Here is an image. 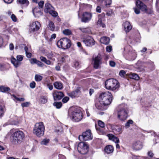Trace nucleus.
<instances>
[{"label": "nucleus", "instance_id": "de8ad7c7", "mask_svg": "<svg viewBox=\"0 0 159 159\" xmlns=\"http://www.w3.org/2000/svg\"><path fill=\"white\" fill-rule=\"evenodd\" d=\"M17 60L20 62L23 60V56L21 55H18L16 57Z\"/></svg>", "mask_w": 159, "mask_h": 159}, {"label": "nucleus", "instance_id": "09e8293b", "mask_svg": "<svg viewBox=\"0 0 159 159\" xmlns=\"http://www.w3.org/2000/svg\"><path fill=\"white\" fill-rule=\"evenodd\" d=\"M10 118L14 121H16L17 119L16 116L14 115H11L10 116Z\"/></svg>", "mask_w": 159, "mask_h": 159}, {"label": "nucleus", "instance_id": "864d4df0", "mask_svg": "<svg viewBox=\"0 0 159 159\" xmlns=\"http://www.w3.org/2000/svg\"><path fill=\"white\" fill-rule=\"evenodd\" d=\"M30 104V103L28 102H26L21 104V106L23 107H27Z\"/></svg>", "mask_w": 159, "mask_h": 159}, {"label": "nucleus", "instance_id": "37998d69", "mask_svg": "<svg viewBox=\"0 0 159 159\" xmlns=\"http://www.w3.org/2000/svg\"><path fill=\"white\" fill-rule=\"evenodd\" d=\"M44 3V1H41L38 3V5L39 6V7H38L39 8H40L41 10L43 7Z\"/></svg>", "mask_w": 159, "mask_h": 159}, {"label": "nucleus", "instance_id": "0eeeda50", "mask_svg": "<svg viewBox=\"0 0 159 159\" xmlns=\"http://www.w3.org/2000/svg\"><path fill=\"white\" fill-rule=\"evenodd\" d=\"M57 45L60 48L64 49L69 48L71 45L70 40L67 38L61 39L57 42Z\"/></svg>", "mask_w": 159, "mask_h": 159}, {"label": "nucleus", "instance_id": "f704fd0d", "mask_svg": "<svg viewBox=\"0 0 159 159\" xmlns=\"http://www.w3.org/2000/svg\"><path fill=\"white\" fill-rule=\"evenodd\" d=\"M53 105L56 107L57 108H60L62 106V103L60 102H55L53 103Z\"/></svg>", "mask_w": 159, "mask_h": 159}, {"label": "nucleus", "instance_id": "e2e57ef3", "mask_svg": "<svg viewBox=\"0 0 159 159\" xmlns=\"http://www.w3.org/2000/svg\"><path fill=\"white\" fill-rule=\"evenodd\" d=\"M134 9L135 12L136 14H138L140 13V10L139 9L137 8H134Z\"/></svg>", "mask_w": 159, "mask_h": 159}, {"label": "nucleus", "instance_id": "774afa93", "mask_svg": "<svg viewBox=\"0 0 159 159\" xmlns=\"http://www.w3.org/2000/svg\"><path fill=\"white\" fill-rule=\"evenodd\" d=\"M26 56L28 58H30L32 56V54L30 52H27L25 53Z\"/></svg>", "mask_w": 159, "mask_h": 159}, {"label": "nucleus", "instance_id": "f8f14e48", "mask_svg": "<svg viewBox=\"0 0 159 159\" xmlns=\"http://www.w3.org/2000/svg\"><path fill=\"white\" fill-rule=\"evenodd\" d=\"M102 57L99 54L93 59V66L95 68L98 69L99 68L100 66L102 63Z\"/></svg>", "mask_w": 159, "mask_h": 159}, {"label": "nucleus", "instance_id": "9d476101", "mask_svg": "<svg viewBox=\"0 0 159 159\" xmlns=\"http://www.w3.org/2000/svg\"><path fill=\"white\" fill-rule=\"evenodd\" d=\"M92 138V134L90 130H87L83 133L82 135H80L79 137L80 140L83 139L85 141L91 140Z\"/></svg>", "mask_w": 159, "mask_h": 159}, {"label": "nucleus", "instance_id": "aec40b11", "mask_svg": "<svg viewBox=\"0 0 159 159\" xmlns=\"http://www.w3.org/2000/svg\"><path fill=\"white\" fill-rule=\"evenodd\" d=\"M100 3L104 7L106 6L108 7L111 3V0H99Z\"/></svg>", "mask_w": 159, "mask_h": 159}, {"label": "nucleus", "instance_id": "8fccbe9b", "mask_svg": "<svg viewBox=\"0 0 159 159\" xmlns=\"http://www.w3.org/2000/svg\"><path fill=\"white\" fill-rule=\"evenodd\" d=\"M39 66L42 67L44 66V64L39 60H37L36 63Z\"/></svg>", "mask_w": 159, "mask_h": 159}, {"label": "nucleus", "instance_id": "338daca9", "mask_svg": "<svg viewBox=\"0 0 159 159\" xmlns=\"http://www.w3.org/2000/svg\"><path fill=\"white\" fill-rule=\"evenodd\" d=\"M5 69V66L3 64L0 63V70H3Z\"/></svg>", "mask_w": 159, "mask_h": 159}, {"label": "nucleus", "instance_id": "39448f33", "mask_svg": "<svg viewBox=\"0 0 159 159\" xmlns=\"http://www.w3.org/2000/svg\"><path fill=\"white\" fill-rule=\"evenodd\" d=\"M25 137V134L23 131L20 130L17 131L12 134L11 140L14 144H17L21 143Z\"/></svg>", "mask_w": 159, "mask_h": 159}, {"label": "nucleus", "instance_id": "603ef678", "mask_svg": "<svg viewBox=\"0 0 159 159\" xmlns=\"http://www.w3.org/2000/svg\"><path fill=\"white\" fill-rule=\"evenodd\" d=\"M125 74V72L124 70H121L120 72L119 75L121 76H124Z\"/></svg>", "mask_w": 159, "mask_h": 159}, {"label": "nucleus", "instance_id": "f3484780", "mask_svg": "<svg viewBox=\"0 0 159 159\" xmlns=\"http://www.w3.org/2000/svg\"><path fill=\"white\" fill-rule=\"evenodd\" d=\"M32 12L34 15L35 17H39L43 14L40 8L38 7H36L33 9Z\"/></svg>", "mask_w": 159, "mask_h": 159}, {"label": "nucleus", "instance_id": "a211bd4d", "mask_svg": "<svg viewBox=\"0 0 159 159\" xmlns=\"http://www.w3.org/2000/svg\"><path fill=\"white\" fill-rule=\"evenodd\" d=\"M104 15L103 14H100L98 16V20L97 22V25L99 26H102V28H104L105 26V25L102 22V17L104 16Z\"/></svg>", "mask_w": 159, "mask_h": 159}, {"label": "nucleus", "instance_id": "4468645a", "mask_svg": "<svg viewBox=\"0 0 159 159\" xmlns=\"http://www.w3.org/2000/svg\"><path fill=\"white\" fill-rule=\"evenodd\" d=\"M52 96L54 100H59L64 96L63 92L57 91H54L52 93Z\"/></svg>", "mask_w": 159, "mask_h": 159}, {"label": "nucleus", "instance_id": "bf43d9fd", "mask_svg": "<svg viewBox=\"0 0 159 159\" xmlns=\"http://www.w3.org/2000/svg\"><path fill=\"white\" fill-rule=\"evenodd\" d=\"M115 130L116 132L119 133L120 132L121 129V128L119 126H116L115 128Z\"/></svg>", "mask_w": 159, "mask_h": 159}, {"label": "nucleus", "instance_id": "6e6d98bb", "mask_svg": "<svg viewBox=\"0 0 159 159\" xmlns=\"http://www.w3.org/2000/svg\"><path fill=\"white\" fill-rule=\"evenodd\" d=\"M67 57V56H63L61 57V61L62 62H64L65 61L66 58Z\"/></svg>", "mask_w": 159, "mask_h": 159}, {"label": "nucleus", "instance_id": "13d9d810", "mask_svg": "<svg viewBox=\"0 0 159 159\" xmlns=\"http://www.w3.org/2000/svg\"><path fill=\"white\" fill-rule=\"evenodd\" d=\"M3 43V40L2 37L0 35V47H1Z\"/></svg>", "mask_w": 159, "mask_h": 159}, {"label": "nucleus", "instance_id": "49530a36", "mask_svg": "<svg viewBox=\"0 0 159 159\" xmlns=\"http://www.w3.org/2000/svg\"><path fill=\"white\" fill-rule=\"evenodd\" d=\"M36 84L34 81H33L30 84V87L32 89H34L35 87Z\"/></svg>", "mask_w": 159, "mask_h": 159}, {"label": "nucleus", "instance_id": "6e6552de", "mask_svg": "<svg viewBox=\"0 0 159 159\" xmlns=\"http://www.w3.org/2000/svg\"><path fill=\"white\" fill-rule=\"evenodd\" d=\"M41 24L38 21H35L31 23L29 25V32L32 33L37 31L40 28Z\"/></svg>", "mask_w": 159, "mask_h": 159}, {"label": "nucleus", "instance_id": "bb28decb", "mask_svg": "<svg viewBox=\"0 0 159 159\" xmlns=\"http://www.w3.org/2000/svg\"><path fill=\"white\" fill-rule=\"evenodd\" d=\"M17 2L18 4L21 5H24L26 7H27L29 4L28 0H17Z\"/></svg>", "mask_w": 159, "mask_h": 159}, {"label": "nucleus", "instance_id": "2eb2a0df", "mask_svg": "<svg viewBox=\"0 0 159 159\" xmlns=\"http://www.w3.org/2000/svg\"><path fill=\"white\" fill-rule=\"evenodd\" d=\"M136 5L137 7L144 13H147V8L146 5L140 1H136Z\"/></svg>", "mask_w": 159, "mask_h": 159}, {"label": "nucleus", "instance_id": "58836bf2", "mask_svg": "<svg viewBox=\"0 0 159 159\" xmlns=\"http://www.w3.org/2000/svg\"><path fill=\"white\" fill-rule=\"evenodd\" d=\"M98 125L102 128H104L105 127V123L101 120H99L98 121Z\"/></svg>", "mask_w": 159, "mask_h": 159}, {"label": "nucleus", "instance_id": "c03bdc74", "mask_svg": "<svg viewBox=\"0 0 159 159\" xmlns=\"http://www.w3.org/2000/svg\"><path fill=\"white\" fill-rule=\"evenodd\" d=\"M11 18L13 21L16 22L17 21L16 17L14 14H12L11 16Z\"/></svg>", "mask_w": 159, "mask_h": 159}, {"label": "nucleus", "instance_id": "a878e982", "mask_svg": "<svg viewBox=\"0 0 159 159\" xmlns=\"http://www.w3.org/2000/svg\"><path fill=\"white\" fill-rule=\"evenodd\" d=\"M54 87L57 89L61 90L63 88V85L61 82H56L54 83Z\"/></svg>", "mask_w": 159, "mask_h": 159}, {"label": "nucleus", "instance_id": "9b49d317", "mask_svg": "<svg viewBox=\"0 0 159 159\" xmlns=\"http://www.w3.org/2000/svg\"><path fill=\"white\" fill-rule=\"evenodd\" d=\"M83 42L87 46L91 47L95 44V41L90 36H88L83 39Z\"/></svg>", "mask_w": 159, "mask_h": 159}, {"label": "nucleus", "instance_id": "1a4fd4ad", "mask_svg": "<svg viewBox=\"0 0 159 159\" xmlns=\"http://www.w3.org/2000/svg\"><path fill=\"white\" fill-rule=\"evenodd\" d=\"M77 149L80 153L85 154L88 151V146L84 142H80L78 144Z\"/></svg>", "mask_w": 159, "mask_h": 159}, {"label": "nucleus", "instance_id": "393cba45", "mask_svg": "<svg viewBox=\"0 0 159 159\" xmlns=\"http://www.w3.org/2000/svg\"><path fill=\"white\" fill-rule=\"evenodd\" d=\"M80 92L79 89H77L75 90L72 91L71 92L69 93V96L73 98H75V96H76L78 93H79Z\"/></svg>", "mask_w": 159, "mask_h": 159}, {"label": "nucleus", "instance_id": "4c0bfd02", "mask_svg": "<svg viewBox=\"0 0 159 159\" xmlns=\"http://www.w3.org/2000/svg\"><path fill=\"white\" fill-rule=\"evenodd\" d=\"M40 100L41 103L43 104L45 103H46L47 101V98L44 96H42Z\"/></svg>", "mask_w": 159, "mask_h": 159}, {"label": "nucleus", "instance_id": "5fc2aeb1", "mask_svg": "<svg viewBox=\"0 0 159 159\" xmlns=\"http://www.w3.org/2000/svg\"><path fill=\"white\" fill-rule=\"evenodd\" d=\"M109 64L112 67H115L116 65V63L115 62L112 61H110L109 62Z\"/></svg>", "mask_w": 159, "mask_h": 159}, {"label": "nucleus", "instance_id": "6ab92c4d", "mask_svg": "<svg viewBox=\"0 0 159 159\" xmlns=\"http://www.w3.org/2000/svg\"><path fill=\"white\" fill-rule=\"evenodd\" d=\"M124 30L126 32H129L132 29V27L130 23L126 21L124 23Z\"/></svg>", "mask_w": 159, "mask_h": 159}, {"label": "nucleus", "instance_id": "72a5a7b5", "mask_svg": "<svg viewBox=\"0 0 159 159\" xmlns=\"http://www.w3.org/2000/svg\"><path fill=\"white\" fill-rule=\"evenodd\" d=\"M50 140L49 139H44L41 142L40 144L41 145H47L49 143Z\"/></svg>", "mask_w": 159, "mask_h": 159}, {"label": "nucleus", "instance_id": "5701e85b", "mask_svg": "<svg viewBox=\"0 0 159 159\" xmlns=\"http://www.w3.org/2000/svg\"><path fill=\"white\" fill-rule=\"evenodd\" d=\"M52 7L49 3L47 2L45 4L44 11L46 13H49L52 10Z\"/></svg>", "mask_w": 159, "mask_h": 159}, {"label": "nucleus", "instance_id": "ea45409f", "mask_svg": "<svg viewBox=\"0 0 159 159\" xmlns=\"http://www.w3.org/2000/svg\"><path fill=\"white\" fill-rule=\"evenodd\" d=\"M107 136L108 137L109 139L110 140H111L112 141L115 139V138H116L117 137L114 135L111 134H107Z\"/></svg>", "mask_w": 159, "mask_h": 159}, {"label": "nucleus", "instance_id": "412c9836", "mask_svg": "<svg viewBox=\"0 0 159 159\" xmlns=\"http://www.w3.org/2000/svg\"><path fill=\"white\" fill-rule=\"evenodd\" d=\"M104 151L107 154H110L113 152L114 148L111 145H108L105 147Z\"/></svg>", "mask_w": 159, "mask_h": 159}, {"label": "nucleus", "instance_id": "20e7f679", "mask_svg": "<svg viewBox=\"0 0 159 159\" xmlns=\"http://www.w3.org/2000/svg\"><path fill=\"white\" fill-rule=\"evenodd\" d=\"M106 88L109 90L115 91L119 87V84L117 80L114 79H109L105 82Z\"/></svg>", "mask_w": 159, "mask_h": 159}, {"label": "nucleus", "instance_id": "f257e3e1", "mask_svg": "<svg viewBox=\"0 0 159 159\" xmlns=\"http://www.w3.org/2000/svg\"><path fill=\"white\" fill-rule=\"evenodd\" d=\"M99 101L96 105L97 108L100 110H103L105 106L110 105L112 100V95L109 91L102 93L99 97Z\"/></svg>", "mask_w": 159, "mask_h": 159}, {"label": "nucleus", "instance_id": "b1692460", "mask_svg": "<svg viewBox=\"0 0 159 159\" xmlns=\"http://www.w3.org/2000/svg\"><path fill=\"white\" fill-rule=\"evenodd\" d=\"M100 41L101 43L107 45L109 43L110 39L108 37H103L101 38Z\"/></svg>", "mask_w": 159, "mask_h": 159}, {"label": "nucleus", "instance_id": "f03ea898", "mask_svg": "<svg viewBox=\"0 0 159 159\" xmlns=\"http://www.w3.org/2000/svg\"><path fill=\"white\" fill-rule=\"evenodd\" d=\"M128 111L127 105L121 104L119 106L116 111H115L114 114L119 120L124 121L127 118Z\"/></svg>", "mask_w": 159, "mask_h": 159}, {"label": "nucleus", "instance_id": "a18cd8bd", "mask_svg": "<svg viewBox=\"0 0 159 159\" xmlns=\"http://www.w3.org/2000/svg\"><path fill=\"white\" fill-rule=\"evenodd\" d=\"M112 50V47L111 46L109 45L107 46L106 48V50L107 52H110Z\"/></svg>", "mask_w": 159, "mask_h": 159}, {"label": "nucleus", "instance_id": "79ce46f5", "mask_svg": "<svg viewBox=\"0 0 159 159\" xmlns=\"http://www.w3.org/2000/svg\"><path fill=\"white\" fill-rule=\"evenodd\" d=\"M49 13L52 16L54 17L57 16L58 15L57 12L56 11L53 10L52 9L51 11L49 12Z\"/></svg>", "mask_w": 159, "mask_h": 159}, {"label": "nucleus", "instance_id": "473e14b6", "mask_svg": "<svg viewBox=\"0 0 159 159\" xmlns=\"http://www.w3.org/2000/svg\"><path fill=\"white\" fill-rule=\"evenodd\" d=\"M48 27L51 30L54 31L55 29V26L54 23L51 21H50Z\"/></svg>", "mask_w": 159, "mask_h": 159}, {"label": "nucleus", "instance_id": "c85d7f7f", "mask_svg": "<svg viewBox=\"0 0 159 159\" xmlns=\"http://www.w3.org/2000/svg\"><path fill=\"white\" fill-rule=\"evenodd\" d=\"M129 77L131 79H134L136 80H138L139 79V77L136 74L130 73L129 75Z\"/></svg>", "mask_w": 159, "mask_h": 159}, {"label": "nucleus", "instance_id": "4d7b16f0", "mask_svg": "<svg viewBox=\"0 0 159 159\" xmlns=\"http://www.w3.org/2000/svg\"><path fill=\"white\" fill-rule=\"evenodd\" d=\"M15 98L17 101L20 102H22L25 101V98H19L16 97Z\"/></svg>", "mask_w": 159, "mask_h": 159}, {"label": "nucleus", "instance_id": "0e129e2a", "mask_svg": "<svg viewBox=\"0 0 159 159\" xmlns=\"http://www.w3.org/2000/svg\"><path fill=\"white\" fill-rule=\"evenodd\" d=\"M63 129L61 128L59 129H56V132L57 133L59 134L60 133H61L63 131Z\"/></svg>", "mask_w": 159, "mask_h": 159}, {"label": "nucleus", "instance_id": "dca6fc26", "mask_svg": "<svg viewBox=\"0 0 159 159\" xmlns=\"http://www.w3.org/2000/svg\"><path fill=\"white\" fill-rule=\"evenodd\" d=\"M143 147L142 143L140 141H137L134 142L133 145L134 149L138 151L141 149Z\"/></svg>", "mask_w": 159, "mask_h": 159}, {"label": "nucleus", "instance_id": "69168bd1", "mask_svg": "<svg viewBox=\"0 0 159 159\" xmlns=\"http://www.w3.org/2000/svg\"><path fill=\"white\" fill-rule=\"evenodd\" d=\"M9 49L10 50H13L14 48V45L13 43H11L9 46Z\"/></svg>", "mask_w": 159, "mask_h": 159}, {"label": "nucleus", "instance_id": "c756f323", "mask_svg": "<svg viewBox=\"0 0 159 159\" xmlns=\"http://www.w3.org/2000/svg\"><path fill=\"white\" fill-rule=\"evenodd\" d=\"M82 32L89 33L91 32V30L88 27L80 28L79 29Z\"/></svg>", "mask_w": 159, "mask_h": 159}, {"label": "nucleus", "instance_id": "4be33fe9", "mask_svg": "<svg viewBox=\"0 0 159 159\" xmlns=\"http://www.w3.org/2000/svg\"><path fill=\"white\" fill-rule=\"evenodd\" d=\"M11 63L14 65L16 68L18 67L21 64V62L20 61L16 60L13 57H12L11 58Z\"/></svg>", "mask_w": 159, "mask_h": 159}, {"label": "nucleus", "instance_id": "3c124183", "mask_svg": "<svg viewBox=\"0 0 159 159\" xmlns=\"http://www.w3.org/2000/svg\"><path fill=\"white\" fill-rule=\"evenodd\" d=\"M69 98L67 97H64L62 100V102L64 103H66L69 100Z\"/></svg>", "mask_w": 159, "mask_h": 159}, {"label": "nucleus", "instance_id": "2f4dec72", "mask_svg": "<svg viewBox=\"0 0 159 159\" xmlns=\"http://www.w3.org/2000/svg\"><path fill=\"white\" fill-rule=\"evenodd\" d=\"M5 111L4 107L0 105V118L2 117L4 115Z\"/></svg>", "mask_w": 159, "mask_h": 159}, {"label": "nucleus", "instance_id": "cd10ccee", "mask_svg": "<svg viewBox=\"0 0 159 159\" xmlns=\"http://www.w3.org/2000/svg\"><path fill=\"white\" fill-rule=\"evenodd\" d=\"M10 90V88L8 87L1 86L0 87V91L3 93H7Z\"/></svg>", "mask_w": 159, "mask_h": 159}, {"label": "nucleus", "instance_id": "e433bc0d", "mask_svg": "<svg viewBox=\"0 0 159 159\" xmlns=\"http://www.w3.org/2000/svg\"><path fill=\"white\" fill-rule=\"evenodd\" d=\"M43 77L39 75H36L35 76V80L37 81H40L42 79Z\"/></svg>", "mask_w": 159, "mask_h": 159}, {"label": "nucleus", "instance_id": "7c9ffc66", "mask_svg": "<svg viewBox=\"0 0 159 159\" xmlns=\"http://www.w3.org/2000/svg\"><path fill=\"white\" fill-rule=\"evenodd\" d=\"M62 32L63 33L66 35H70L72 34L71 31L69 29H65Z\"/></svg>", "mask_w": 159, "mask_h": 159}, {"label": "nucleus", "instance_id": "052dcab7", "mask_svg": "<svg viewBox=\"0 0 159 159\" xmlns=\"http://www.w3.org/2000/svg\"><path fill=\"white\" fill-rule=\"evenodd\" d=\"M14 0H3L4 2L7 4H11L13 2Z\"/></svg>", "mask_w": 159, "mask_h": 159}, {"label": "nucleus", "instance_id": "ddd939ff", "mask_svg": "<svg viewBox=\"0 0 159 159\" xmlns=\"http://www.w3.org/2000/svg\"><path fill=\"white\" fill-rule=\"evenodd\" d=\"M92 17V14L91 13L85 12L82 15L81 21L82 22L86 23L89 21Z\"/></svg>", "mask_w": 159, "mask_h": 159}, {"label": "nucleus", "instance_id": "c9c22d12", "mask_svg": "<svg viewBox=\"0 0 159 159\" xmlns=\"http://www.w3.org/2000/svg\"><path fill=\"white\" fill-rule=\"evenodd\" d=\"M133 122V121L132 120H129L125 124V127L127 129L129 128L130 126V125L132 124Z\"/></svg>", "mask_w": 159, "mask_h": 159}, {"label": "nucleus", "instance_id": "680f3d73", "mask_svg": "<svg viewBox=\"0 0 159 159\" xmlns=\"http://www.w3.org/2000/svg\"><path fill=\"white\" fill-rule=\"evenodd\" d=\"M80 64L78 62L75 61L74 63V66L76 68H78L79 67Z\"/></svg>", "mask_w": 159, "mask_h": 159}, {"label": "nucleus", "instance_id": "7ed1b4c3", "mask_svg": "<svg viewBox=\"0 0 159 159\" xmlns=\"http://www.w3.org/2000/svg\"><path fill=\"white\" fill-rule=\"evenodd\" d=\"M70 118L74 121L78 122L80 121L83 116L82 112L79 108H72L68 111Z\"/></svg>", "mask_w": 159, "mask_h": 159}, {"label": "nucleus", "instance_id": "a19ab883", "mask_svg": "<svg viewBox=\"0 0 159 159\" xmlns=\"http://www.w3.org/2000/svg\"><path fill=\"white\" fill-rule=\"evenodd\" d=\"M37 60L36 58H31L29 60L30 63L31 64H34L36 63Z\"/></svg>", "mask_w": 159, "mask_h": 159}, {"label": "nucleus", "instance_id": "423d86ee", "mask_svg": "<svg viewBox=\"0 0 159 159\" xmlns=\"http://www.w3.org/2000/svg\"><path fill=\"white\" fill-rule=\"evenodd\" d=\"M44 127L42 122L36 123L34 125L33 130V133L37 136H43L44 133Z\"/></svg>", "mask_w": 159, "mask_h": 159}]
</instances>
